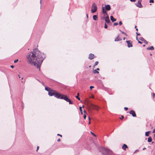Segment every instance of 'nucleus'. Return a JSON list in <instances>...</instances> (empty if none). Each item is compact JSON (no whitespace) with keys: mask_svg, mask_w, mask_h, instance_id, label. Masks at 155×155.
Masks as SVG:
<instances>
[{"mask_svg":"<svg viewBox=\"0 0 155 155\" xmlns=\"http://www.w3.org/2000/svg\"><path fill=\"white\" fill-rule=\"evenodd\" d=\"M44 54L37 49H35L27 57V62L32 65L36 67L40 71V66L44 59Z\"/></svg>","mask_w":155,"mask_h":155,"instance_id":"f257e3e1","label":"nucleus"},{"mask_svg":"<svg viewBox=\"0 0 155 155\" xmlns=\"http://www.w3.org/2000/svg\"><path fill=\"white\" fill-rule=\"evenodd\" d=\"M85 104L87 106L88 110L89 111L92 109L98 110L99 109V107L97 106L92 104L88 100L85 101Z\"/></svg>","mask_w":155,"mask_h":155,"instance_id":"f03ea898","label":"nucleus"},{"mask_svg":"<svg viewBox=\"0 0 155 155\" xmlns=\"http://www.w3.org/2000/svg\"><path fill=\"white\" fill-rule=\"evenodd\" d=\"M45 89L48 92V94L50 96H54L58 98V93L55 91L52 90L51 88L48 87H45Z\"/></svg>","mask_w":155,"mask_h":155,"instance_id":"7ed1b4c3","label":"nucleus"},{"mask_svg":"<svg viewBox=\"0 0 155 155\" xmlns=\"http://www.w3.org/2000/svg\"><path fill=\"white\" fill-rule=\"evenodd\" d=\"M59 98L64 99L67 102H68L69 104H73V102L67 97L66 95L59 93Z\"/></svg>","mask_w":155,"mask_h":155,"instance_id":"20e7f679","label":"nucleus"},{"mask_svg":"<svg viewBox=\"0 0 155 155\" xmlns=\"http://www.w3.org/2000/svg\"><path fill=\"white\" fill-rule=\"evenodd\" d=\"M99 150L104 155H108L110 154L111 152V151L110 150L103 147H101L99 149Z\"/></svg>","mask_w":155,"mask_h":155,"instance_id":"39448f33","label":"nucleus"},{"mask_svg":"<svg viewBox=\"0 0 155 155\" xmlns=\"http://www.w3.org/2000/svg\"><path fill=\"white\" fill-rule=\"evenodd\" d=\"M111 8L110 5H107L105 6V7H102V12L104 14L107 15V13L106 11H109L110 10Z\"/></svg>","mask_w":155,"mask_h":155,"instance_id":"423d86ee","label":"nucleus"},{"mask_svg":"<svg viewBox=\"0 0 155 155\" xmlns=\"http://www.w3.org/2000/svg\"><path fill=\"white\" fill-rule=\"evenodd\" d=\"M97 7L96 4L94 3L92 6L91 12L92 13H94L97 10Z\"/></svg>","mask_w":155,"mask_h":155,"instance_id":"0eeeda50","label":"nucleus"},{"mask_svg":"<svg viewBox=\"0 0 155 155\" xmlns=\"http://www.w3.org/2000/svg\"><path fill=\"white\" fill-rule=\"evenodd\" d=\"M142 0H139L138 1L137 4H136V6L140 8H142L143 6L141 4Z\"/></svg>","mask_w":155,"mask_h":155,"instance_id":"6e6552de","label":"nucleus"},{"mask_svg":"<svg viewBox=\"0 0 155 155\" xmlns=\"http://www.w3.org/2000/svg\"><path fill=\"white\" fill-rule=\"evenodd\" d=\"M126 42L127 44V46L129 48L131 47H132V42L130 41H127Z\"/></svg>","mask_w":155,"mask_h":155,"instance_id":"1a4fd4ad","label":"nucleus"},{"mask_svg":"<svg viewBox=\"0 0 155 155\" xmlns=\"http://www.w3.org/2000/svg\"><path fill=\"white\" fill-rule=\"evenodd\" d=\"M129 113L130 114L132 115V116H133V117H136V114L135 113V111H134V110H130L129 112Z\"/></svg>","mask_w":155,"mask_h":155,"instance_id":"9d476101","label":"nucleus"},{"mask_svg":"<svg viewBox=\"0 0 155 155\" xmlns=\"http://www.w3.org/2000/svg\"><path fill=\"white\" fill-rule=\"evenodd\" d=\"M95 56L93 54H90L89 55L88 58L90 60H92L94 58Z\"/></svg>","mask_w":155,"mask_h":155,"instance_id":"9b49d317","label":"nucleus"},{"mask_svg":"<svg viewBox=\"0 0 155 155\" xmlns=\"http://www.w3.org/2000/svg\"><path fill=\"white\" fill-rule=\"evenodd\" d=\"M107 17L105 18V21L106 22L108 23L110 22V20L109 19V17L107 15H106Z\"/></svg>","mask_w":155,"mask_h":155,"instance_id":"f8f14e48","label":"nucleus"},{"mask_svg":"<svg viewBox=\"0 0 155 155\" xmlns=\"http://www.w3.org/2000/svg\"><path fill=\"white\" fill-rule=\"evenodd\" d=\"M122 40L121 38L119 37V36H118L117 38L114 40V41H121Z\"/></svg>","mask_w":155,"mask_h":155,"instance_id":"ddd939ff","label":"nucleus"},{"mask_svg":"<svg viewBox=\"0 0 155 155\" xmlns=\"http://www.w3.org/2000/svg\"><path fill=\"white\" fill-rule=\"evenodd\" d=\"M122 148L123 150H126V149L128 148V147L127 145H126L125 144H123Z\"/></svg>","mask_w":155,"mask_h":155,"instance_id":"4468645a","label":"nucleus"},{"mask_svg":"<svg viewBox=\"0 0 155 155\" xmlns=\"http://www.w3.org/2000/svg\"><path fill=\"white\" fill-rule=\"evenodd\" d=\"M154 49V47L153 46H151V47H149L147 48V50H153Z\"/></svg>","mask_w":155,"mask_h":155,"instance_id":"2eb2a0df","label":"nucleus"},{"mask_svg":"<svg viewBox=\"0 0 155 155\" xmlns=\"http://www.w3.org/2000/svg\"><path fill=\"white\" fill-rule=\"evenodd\" d=\"M110 20L112 21V22H114L116 21V19L114 18L112 16H110Z\"/></svg>","mask_w":155,"mask_h":155,"instance_id":"dca6fc26","label":"nucleus"},{"mask_svg":"<svg viewBox=\"0 0 155 155\" xmlns=\"http://www.w3.org/2000/svg\"><path fill=\"white\" fill-rule=\"evenodd\" d=\"M93 19L95 21L97 20V15H94L93 16Z\"/></svg>","mask_w":155,"mask_h":155,"instance_id":"f3484780","label":"nucleus"},{"mask_svg":"<svg viewBox=\"0 0 155 155\" xmlns=\"http://www.w3.org/2000/svg\"><path fill=\"white\" fill-rule=\"evenodd\" d=\"M152 141V139L151 137H150L148 138V142H150Z\"/></svg>","mask_w":155,"mask_h":155,"instance_id":"a211bd4d","label":"nucleus"},{"mask_svg":"<svg viewBox=\"0 0 155 155\" xmlns=\"http://www.w3.org/2000/svg\"><path fill=\"white\" fill-rule=\"evenodd\" d=\"M93 73L94 74H96V73L98 74L99 73V72L96 69H95V70H94V71H93Z\"/></svg>","mask_w":155,"mask_h":155,"instance_id":"6ab92c4d","label":"nucleus"},{"mask_svg":"<svg viewBox=\"0 0 155 155\" xmlns=\"http://www.w3.org/2000/svg\"><path fill=\"white\" fill-rule=\"evenodd\" d=\"M139 40L142 41H144L145 39L142 37H140L139 38Z\"/></svg>","mask_w":155,"mask_h":155,"instance_id":"aec40b11","label":"nucleus"},{"mask_svg":"<svg viewBox=\"0 0 155 155\" xmlns=\"http://www.w3.org/2000/svg\"><path fill=\"white\" fill-rule=\"evenodd\" d=\"M98 64V61H96L95 62L94 65V67L95 66L97 65Z\"/></svg>","mask_w":155,"mask_h":155,"instance_id":"412c9836","label":"nucleus"},{"mask_svg":"<svg viewBox=\"0 0 155 155\" xmlns=\"http://www.w3.org/2000/svg\"><path fill=\"white\" fill-rule=\"evenodd\" d=\"M149 133V131H147V132H146L145 133L146 136H148Z\"/></svg>","mask_w":155,"mask_h":155,"instance_id":"4be33fe9","label":"nucleus"},{"mask_svg":"<svg viewBox=\"0 0 155 155\" xmlns=\"http://www.w3.org/2000/svg\"><path fill=\"white\" fill-rule=\"evenodd\" d=\"M76 97L79 101L80 100V97H78V96H76Z\"/></svg>","mask_w":155,"mask_h":155,"instance_id":"5701e85b","label":"nucleus"},{"mask_svg":"<svg viewBox=\"0 0 155 155\" xmlns=\"http://www.w3.org/2000/svg\"><path fill=\"white\" fill-rule=\"evenodd\" d=\"M79 109H80V110L81 113L82 114V107H80V108H79Z\"/></svg>","mask_w":155,"mask_h":155,"instance_id":"b1692460","label":"nucleus"},{"mask_svg":"<svg viewBox=\"0 0 155 155\" xmlns=\"http://www.w3.org/2000/svg\"><path fill=\"white\" fill-rule=\"evenodd\" d=\"M91 133L94 137H96V135L94 133H93L92 132H91Z\"/></svg>","mask_w":155,"mask_h":155,"instance_id":"393cba45","label":"nucleus"},{"mask_svg":"<svg viewBox=\"0 0 155 155\" xmlns=\"http://www.w3.org/2000/svg\"><path fill=\"white\" fill-rule=\"evenodd\" d=\"M150 2H149L150 3H154V0H150Z\"/></svg>","mask_w":155,"mask_h":155,"instance_id":"a878e982","label":"nucleus"},{"mask_svg":"<svg viewBox=\"0 0 155 155\" xmlns=\"http://www.w3.org/2000/svg\"><path fill=\"white\" fill-rule=\"evenodd\" d=\"M113 24L114 26H115L117 25L118 24L117 22H114V23Z\"/></svg>","mask_w":155,"mask_h":155,"instance_id":"bb28decb","label":"nucleus"},{"mask_svg":"<svg viewBox=\"0 0 155 155\" xmlns=\"http://www.w3.org/2000/svg\"><path fill=\"white\" fill-rule=\"evenodd\" d=\"M107 28V24H106V23H105L104 28Z\"/></svg>","mask_w":155,"mask_h":155,"instance_id":"cd10ccee","label":"nucleus"},{"mask_svg":"<svg viewBox=\"0 0 155 155\" xmlns=\"http://www.w3.org/2000/svg\"><path fill=\"white\" fill-rule=\"evenodd\" d=\"M89 123H88V124H91V118H90V117H89Z\"/></svg>","mask_w":155,"mask_h":155,"instance_id":"c85d7f7f","label":"nucleus"},{"mask_svg":"<svg viewBox=\"0 0 155 155\" xmlns=\"http://www.w3.org/2000/svg\"><path fill=\"white\" fill-rule=\"evenodd\" d=\"M143 42L145 43L146 44H148V42L145 40H144Z\"/></svg>","mask_w":155,"mask_h":155,"instance_id":"c756f323","label":"nucleus"},{"mask_svg":"<svg viewBox=\"0 0 155 155\" xmlns=\"http://www.w3.org/2000/svg\"><path fill=\"white\" fill-rule=\"evenodd\" d=\"M124 118V116H122L120 118V119H121V120H122Z\"/></svg>","mask_w":155,"mask_h":155,"instance_id":"7c9ffc66","label":"nucleus"},{"mask_svg":"<svg viewBox=\"0 0 155 155\" xmlns=\"http://www.w3.org/2000/svg\"><path fill=\"white\" fill-rule=\"evenodd\" d=\"M84 119H86V116L85 114L84 115Z\"/></svg>","mask_w":155,"mask_h":155,"instance_id":"2f4dec72","label":"nucleus"},{"mask_svg":"<svg viewBox=\"0 0 155 155\" xmlns=\"http://www.w3.org/2000/svg\"><path fill=\"white\" fill-rule=\"evenodd\" d=\"M137 41H138V42L139 43H140V44H142V42L140 41H139L137 39Z\"/></svg>","mask_w":155,"mask_h":155,"instance_id":"473e14b6","label":"nucleus"},{"mask_svg":"<svg viewBox=\"0 0 155 155\" xmlns=\"http://www.w3.org/2000/svg\"><path fill=\"white\" fill-rule=\"evenodd\" d=\"M18 61V59H17L14 61V62L15 63H16Z\"/></svg>","mask_w":155,"mask_h":155,"instance_id":"72a5a7b5","label":"nucleus"},{"mask_svg":"<svg viewBox=\"0 0 155 155\" xmlns=\"http://www.w3.org/2000/svg\"><path fill=\"white\" fill-rule=\"evenodd\" d=\"M119 24L120 25H121L122 24V22L121 21H119Z\"/></svg>","mask_w":155,"mask_h":155,"instance_id":"f704fd0d","label":"nucleus"},{"mask_svg":"<svg viewBox=\"0 0 155 155\" xmlns=\"http://www.w3.org/2000/svg\"><path fill=\"white\" fill-rule=\"evenodd\" d=\"M94 86H91L90 87V88L91 89H92V88H94Z\"/></svg>","mask_w":155,"mask_h":155,"instance_id":"c9c22d12","label":"nucleus"},{"mask_svg":"<svg viewBox=\"0 0 155 155\" xmlns=\"http://www.w3.org/2000/svg\"><path fill=\"white\" fill-rule=\"evenodd\" d=\"M124 110H128V108H127V107H125L124 108Z\"/></svg>","mask_w":155,"mask_h":155,"instance_id":"e433bc0d","label":"nucleus"},{"mask_svg":"<svg viewBox=\"0 0 155 155\" xmlns=\"http://www.w3.org/2000/svg\"><path fill=\"white\" fill-rule=\"evenodd\" d=\"M131 2H135L136 1V0H130Z\"/></svg>","mask_w":155,"mask_h":155,"instance_id":"4c0bfd02","label":"nucleus"},{"mask_svg":"<svg viewBox=\"0 0 155 155\" xmlns=\"http://www.w3.org/2000/svg\"><path fill=\"white\" fill-rule=\"evenodd\" d=\"M122 33H123V34H124L125 35H127V34H126V33L123 31H122Z\"/></svg>","mask_w":155,"mask_h":155,"instance_id":"58836bf2","label":"nucleus"},{"mask_svg":"<svg viewBox=\"0 0 155 155\" xmlns=\"http://www.w3.org/2000/svg\"><path fill=\"white\" fill-rule=\"evenodd\" d=\"M137 35H140V34L139 33H138L137 32H136Z\"/></svg>","mask_w":155,"mask_h":155,"instance_id":"ea45409f","label":"nucleus"},{"mask_svg":"<svg viewBox=\"0 0 155 155\" xmlns=\"http://www.w3.org/2000/svg\"><path fill=\"white\" fill-rule=\"evenodd\" d=\"M153 133H155V129H154L153 130Z\"/></svg>","mask_w":155,"mask_h":155,"instance_id":"a19ab883","label":"nucleus"},{"mask_svg":"<svg viewBox=\"0 0 155 155\" xmlns=\"http://www.w3.org/2000/svg\"><path fill=\"white\" fill-rule=\"evenodd\" d=\"M39 146H38L37 147V150H36V151H37V150H38V149H39Z\"/></svg>","mask_w":155,"mask_h":155,"instance_id":"79ce46f5","label":"nucleus"},{"mask_svg":"<svg viewBox=\"0 0 155 155\" xmlns=\"http://www.w3.org/2000/svg\"><path fill=\"white\" fill-rule=\"evenodd\" d=\"M11 67L12 68H14V66L13 65H11Z\"/></svg>","mask_w":155,"mask_h":155,"instance_id":"37998d69","label":"nucleus"},{"mask_svg":"<svg viewBox=\"0 0 155 155\" xmlns=\"http://www.w3.org/2000/svg\"><path fill=\"white\" fill-rule=\"evenodd\" d=\"M96 70H97V71H99L100 70L99 69V68H97L96 69Z\"/></svg>","mask_w":155,"mask_h":155,"instance_id":"c03bdc74","label":"nucleus"},{"mask_svg":"<svg viewBox=\"0 0 155 155\" xmlns=\"http://www.w3.org/2000/svg\"><path fill=\"white\" fill-rule=\"evenodd\" d=\"M59 136H60L61 137H62V135L59 134Z\"/></svg>","mask_w":155,"mask_h":155,"instance_id":"a18cd8bd","label":"nucleus"},{"mask_svg":"<svg viewBox=\"0 0 155 155\" xmlns=\"http://www.w3.org/2000/svg\"><path fill=\"white\" fill-rule=\"evenodd\" d=\"M136 30H137V31H138V29H137V28H136Z\"/></svg>","mask_w":155,"mask_h":155,"instance_id":"49530a36","label":"nucleus"},{"mask_svg":"<svg viewBox=\"0 0 155 155\" xmlns=\"http://www.w3.org/2000/svg\"><path fill=\"white\" fill-rule=\"evenodd\" d=\"M146 149V148L145 147V148H143V150H144Z\"/></svg>","mask_w":155,"mask_h":155,"instance_id":"de8ad7c7","label":"nucleus"},{"mask_svg":"<svg viewBox=\"0 0 155 155\" xmlns=\"http://www.w3.org/2000/svg\"><path fill=\"white\" fill-rule=\"evenodd\" d=\"M42 84H43V85H44V83H43V82H42Z\"/></svg>","mask_w":155,"mask_h":155,"instance_id":"09e8293b","label":"nucleus"},{"mask_svg":"<svg viewBox=\"0 0 155 155\" xmlns=\"http://www.w3.org/2000/svg\"><path fill=\"white\" fill-rule=\"evenodd\" d=\"M79 93H78V95L77 96H79Z\"/></svg>","mask_w":155,"mask_h":155,"instance_id":"8fccbe9b","label":"nucleus"},{"mask_svg":"<svg viewBox=\"0 0 155 155\" xmlns=\"http://www.w3.org/2000/svg\"><path fill=\"white\" fill-rule=\"evenodd\" d=\"M153 97H154V96H155V94L154 93L153 94Z\"/></svg>","mask_w":155,"mask_h":155,"instance_id":"3c124183","label":"nucleus"},{"mask_svg":"<svg viewBox=\"0 0 155 155\" xmlns=\"http://www.w3.org/2000/svg\"><path fill=\"white\" fill-rule=\"evenodd\" d=\"M41 1H41V0H40V3H41Z\"/></svg>","mask_w":155,"mask_h":155,"instance_id":"603ef678","label":"nucleus"},{"mask_svg":"<svg viewBox=\"0 0 155 155\" xmlns=\"http://www.w3.org/2000/svg\"><path fill=\"white\" fill-rule=\"evenodd\" d=\"M125 38H123V39H124V40H125Z\"/></svg>","mask_w":155,"mask_h":155,"instance_id":"864d4df0","label":"nucleus"},{"mask_svg":"<svg viewBox=\"0 0 155 155\" xmlns=\"http://www.w3.org/2000/svg\"><path fill=\"white\" fill-rule=\"evenodd\" d=\"M145 46V45H143V47H144V46Z\"/></svg>","mask_w":155,"mask_h":155,"instance_id":"5fc2aeb1","label":"nucleus"},{"mask_svg":"<svg viewBox=\"0 0 155 155\" xmlns=\"http://www.w3.org/2000/svg\"><path fill=\"white\" fill-rule=\"evenodd\" d=\"M92 98H94V96H92Z\"/></svg>","mask_w":155,"mask_h":155,"instance_id":"6e6d98bb","label":"nucleus"},{"mask_svg":"<svg viewBox=\"0 0 155 155\" xmlns=\"http://www.w3.org/2000/svg\"><path fill=\"white\" fill-rule=\"evenodd\" d=\"M60 140H60L59 139V142L60 141Z\"/></svg>","mask_w":155,"mask_h":155,"instance_id":"4d7b16f0","label":"nucleus"},{"mask_svg":"<svg viewBox=\"0 0 155 155\" xmlns=\"http://www.w3.org/2000/svg\"><path fill=\"white\" fill-rule=\"evenodd\" d=\"M87 17H88V15L87 14Z\"/></svg>","mask_w":155,"mask_h":155,"instance_id":"13d9d810","label":"nucleus"},{"mask_svg":"<svg viewBox=\"0 0 155 155\" xmlns=\"http://www.w3.org/2000/svg\"><path fill=\"white\" fill-rule=\"evenodd\" d=\"M18 76H19V78H20V77L19 75H18Z\"/></svg>","mask_w":155,"mask_h":155,"instance_id":"bf43d9fd","label":"nucleus"},{"mask_svg":"<svg viewBox=\"0 0 155 155\" xmlns=\"http://www.w3.org/2000/svg\"><path fill=\"white\" fill-rule=\"evenodd\" d=\"M84 113H86V111L85 110H84Z\"/></svg>","mask_w":155,"mask_h":155,"instance_id":"052dcab7","label":"nucleus"},{"mask_svg":"<svg viewBox=\"0 0 155 155\" xmlns=\"http://www.w3.org/2000/svg\"><path fill=\"white\" fill-rule=\"evenodd\" d=\"M154 137H155V134H154Z\"/></svg>","mask_w":155,"mask_h":155,"instance_id":"680f3d73","label":"nucleus"},{"mask_svg":"<svg viewBox=\"0 0 155 155\" xmlns=\"http://www.w3.org/2000/svg\"><path fill=\"white\" fill-rule=\"evenodd\" d=\"M21 79H23V77L21 78Z\"/></svg>","mask_w":155,"mask_h":155,"instance_id":"e2e57ef3","label":"nucleus"},{"mask_svg":"<svg viewBox=\"0 0 155 155\" xmlns=\"http://www.w3.org/2000/svg\"><path fill=\"white\" fill-rule=\"evenodd\" d=\"M136 27H137V26H135V28H136Z\"/></svg>","mask_w":155,"mask_h":155,"instance_id":"0e129e2a","label":"nucleus"},{"mask_svg":"<svg viewBox=\"0 0 155 155\" xmlns=\"http://www.w3.org/2000/svg\"><path fill=\"white\" fill-rule=\"evenodd\" d=\"M84 107V105H83V107Z\"/></svg>","mask_w":155,"mask_h":155,"instance_id":"69168bd1","label":"nucleus"}]
</instances>
